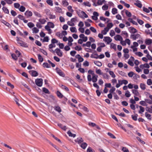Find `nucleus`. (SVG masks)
<instances>
[{
    "label": "nucleus",
    "mask_w": 152,
    "mask_h": 152,
    "mask_svg": "<svg viewBox=\"0 0 152 152\" xmlns=\"http://www.w3.org/2000/svg\"><path fill=\"white\" fill-rule=\"evenodd\" d=\"M35 83L37 86L41 87L42 85L43 80L42 78L37 79L35 80Z\"/></svg>",
    "instance_id": "obj_1"
},
{
    "label": "nucleus",
    "mask_w": 152,
    "mask_h": 152,
    "mask_svg": "<svg viewBox=\"0 0 152 152\" xmlns=\"http://www.w3.org/2000/svg\"><path fill=\"white\" fill-rule=\"evenodd\" d=\"M48 99L50 102L52 103H54L56 102L55 97L52 95H50L48 96Z\"/></svg>",
    "instance_id": "obj_2"
},
{
    "label": "nucleus",
    "mask_w": 152,
    "mask_h": 152,
    "mask_svg": "<svg viewBox=\"0 0 152 152\" xmlns=\"http://www.w3.org/2000/svg\"><path fill=\"white\" fill-rule=\"evenodd\" d=\"M55 52L58 56L62 57L63 56L62 52L58 48H57L55 50Z\"/></svg>",
    "instance_id": "obj_3"
},
{
    "label": "nucleus",
    "mask_w": 152,
    "mask_h": 152,
    "mask_svg": "<svg viewBox=\"0 0 152 152\" xmlns=\"http://www.w3.org/2000/svg\"><path fill=\"white\" fill-rule=\"evenodd\" d=\"M57 73L60 76L64 77L65 75L62 71L59 68L57 67L56 69Z\"/></svg>",
    "instance_id": "obj_4"
},
{
    "label": "nucleus",
    "mask_w": 152,
    "mask_h": 152,
    "mask_svg": "<svg viewBox=\"0 0 152 152\" xmlns=\"http://www.w3.org/2000/svg\"><path fill=\"white\" fill-rule=\"evenodd\" d=\"M134 58L132 56H131L128 61V63L131 66H133L134 65L133 61H134Z\"/></svg>",
    "instance_id": "obj_5"
},
{
    "label": "nucleus",
    "mask_w": 152,
    "mask_h": 152,
    "mask_svg": "<svg viewBox=\"0 0 152 152\" xmlns=\"http://www.w3.org/2000/svg\"><path fill=\"white\" fill-rule=\"evenodd\" d=\"M103 41L107 42L108 44H110L112 41V39L109 37H104Z\"/></svg>",
    "instance_id": "obj_6"
},
{
    "label": "nucleus",
    "mask_w": 152,
    "mask_h": 152,
    "mask_svg": "<svg viewBox=\"0 0 152 152\" xmlns=\"http://www.w3.org/2000/svg\"><path fill=\"white\" fill-rule=\"evenodd\" d=\"M80 17L81 18H87L88 17V15L85 13V12L83 11H81L78 14Z\"/></svg>",
    "instance_id": "obj_7"
},
{
    "label": "nucleus",
    "mask_w": 152,
    "mask_h": 152,
    "mask_svg": "<svg viewBox=\"0 0 152 152\" xmlns=\"http://www.w3.org/2000/svg\"><path fill=\"white\" fill-rule=\"evenodd\" d=\"M94 16H92V19L95 20H96L98 19L97 17L99 16V15L98 13L96 12H94L93 13Z\"/></svg>",
    "instance_id": "obj_8"
},
{
    "label": "nucleus",
    "mask_w": 152,
    "mask_h": 152,
    "mask_svg": "<svg viewBox=\"0 0 152 152\" xmlns=\"http://www.w3.org/2000/svg\"><path fill=\"white\" fill-rule=\"evenodd\" d=\"M29 72L31 75L33 77H36L38 75V73L35 70H30L29 71Z\"/></svg>",
    "instance_id": "obj_9"
},
{
    "label": "nucleus",
    "mask_w": 152,
    "mask_h": 152,
    "mask_svg": "<svg viewBox=\"0 0 152 152\" xmlns=\"http://www.w3.org/2000/svg\"><path fill=\"white\" fill-rule=\"evenodd\" d=\"M135 2L134 4L139 8H141L142 7V4L140 1L138 0H134Z\"/></svg>",
    "instance_id": "obj_10"
},
{
    "label": "nucleus",
    "mask_w": 152,
    "mask_h": 152,
    "mask_svg": "<svg viewBox=\"0 0 152 152\" xmlns=\"http://www.w3.org/2000/svg\"><path fill=\"white\" fill-rule=\"evenodd\" d=\"M131 37L133 40H135L136 39L140 37V35L139 34H133L131 35Z\"/></svg>",
    "instance_id": "obj_11"
},
{
    "label": "nucleus",
    "mask_w": 152,
    "mask_h": 152,
    "mask_svg": "<svg viewBox=\"0 0 152 152\" xmlns=\"http://www.w3.org/2000/svg\"><path fill=\"white\" fill-rule=\"evenodd\" d=\"M18 43L20 44L21 46L23 47L27 48L28 47L27 43L23 41H20V42H18Z\"/></svg>",
    "instance_id": "obj_12"
},
{
    "label": "nucleus",
    "mask_w": 152,
    "mask_h": 152,
    "mask_svg": "<svg viewBox=\"0 0 152 152\" xmlns=\"http://www.w3.org/2000/svg\"><path fill=\"white\" fill-rule=\"evenodd\" d=\"M75 141L76 142H77L78 144H80L83 141V140L81 137L77 138L75 140Z\"/></svg>",
    "instance_id": "obj_13"
},
{
    "label": "nucleus",
    "mask_w": 152,
    "mask_h": 152,
    "mask_svg": "<svg viewBox=\"0 0 152 152\" xmlns=\"http://www.w3.org/2000/svg\"><path fill=\"white\" fill-rule=\"evenodd\" d=\"M114 39L116 41H121L123 40V38L121 36L119 35H117L114 37Z\"/></svg>",
    "instance_id": "obj_14"
},
{
    "label": "nucleus",
    "mask_w": 152,
    "mask_h": 152,
    "mask_svg": "<svg viewBox=\"0 0 152 152\" xmlns=\"http://www.w3.org/2000/svg\"><path fill=\"white\" fill-rule=\"evenodd\" d=\"M25 15L28 18L29 17L31 16L32 15V12L29 11H27L25 13Z\"/></svg>",
    "instance_id": "obj_15"
},
{
    "label": "nucleus",
    "mask_w": 152,
    "mask_h": 152,
    "mask_svg": "<svg viewBox=\"0 0 152 152\" xmlns=\"http://www.w3.org/2000/svg\"><path fill=\"white\" fill-rule=\"evenodd\" d=\"M118 82L119 83H120L121 84V85H122L123 84L126 85L128 83V81L126 80H118Z\"/></svg>",
    "instance_id": "obj_16"
},
{
    "label": "nucleus",
    "mask_w": 152,
    "mask_h": 152,
    "mask_svg": "<svg viewBox=\"0 0 152 152\" xmlns=\"http://www.w3.org/2000/svg\"><path fill=\"white\" fill-rule=\"evenodd\" d=\"M109 28L107 27H105L104 28V29L101 31V33L104 35L106 34L107 32L109 31Z\"/></svg>",
    "instance_id": "obj_17"
},
{
    "label": "nucleus",
    "mask_w": 152,
    "mask_h": 152,
    "mask_svg": "<svg viewBox=\"0 0 152 152\" xmlns=\"http://www.w3.org/2000/svg\"><path fill=\"white\" fill-rule=\"evenodd\" d=\"M55 110L59 113H60L61 111V107L58 106L56 105L54 107Z\"/></svg>",
    "instance_id": "obj_18"
},
{
    "label": "nucleus",
    "mask_w": 152,
    "mask_h": 152,
    "mask_svg": "<svg viewBox=\"0 0 152 152\" xmlns=\"http://www.w3.org/2000/svg\"><path fill=\"white\" fill-rule=\"evenodd\" d=\"M1 22L2 23L5 24L6 26H8V27H11V26L5 20H1Z\"/></svg>",
    "instance_id": "obj_19"
},
{
    "label": "nucleus",
    "mask_w": 152,
    "mask_h": 152,
    "mask_svg": "<svg viewBox=\"0 0 152 152\" xmlns=\"http://www.w3.org/2000/svg\"><path fill=\"white\" fill-rule=\"evenodd\" d=\"M87 146V144L86 142H83L80 145V147L83 149H85Z\"/></svg>",
    "instance_id": "obj_20"
},
{
    "label": "nucleus",
    "mask_w": 152,
    "mask_h": 152,
    "mask_svg": "<svg viewBox=\"0 0 152 152\" xmlns=\"http://www.w3.org/2000/svg\"><path fill=\"white\" fill-rule=\"evenodd\" d=\"M58 126H59L61 129L64 130H66V126H63L61 124H58Z\"/></svg>",
    "instance_id": "obj_21"
},
{
    "label": "nucleus",
    "mask_w": 152,
    "mask_h": 152,
    "mask_svg": "<svg viewBox=\"0 0 152 152\" xmlns=\"http://www.w3.org/2000/svg\"><path fill=\"white\" fill-rule=\"evenodd\" d=\"M120 2L121 3L124 4V5L127 8H129L130 7L129 4L126 3L124 1L121 0L120 1Z\"/></svg>",
    "instance_id": "obj_22"
},
{
    "label": "nucleus",
    "mask_w": 152,
    "mask_h": 152,
    "mask_svg": "<svg viewBox=\"0 0 152 152\" xmlns=\"http://www.w3.org/2000/svg\"><path fill=\"white\" fill-rule=\"evenodd\" d=\"M132 93L135 95L136 96H138L139 95V93L138 91L135 89H132Z\"/></svg>",
    "instance_id": "obj_23"
},
{
    "label": "nucleus",
    "mask_w": 152,
    "mask_h": 152,
    "mask_svg": "<svg viewBox=\"0 0 152 152\" xmlns=\"http://www.w3.org/2000/svg\"><path fill=\"white\" fill-rule=\"evenodd\" d=\"M139 107L140 109V110L139 111V113L140 114H142L144 111V108L141 106H140Z\"/></svg>",
    "instance_id": "obj_24"
},
{
    "label": "nucleus",
    "mask_w": 152,
    "mask_h": 152,
    "mask_svg": "<svg viewBox=\"0 0 152 152\" xmlns=\"http://www.w3.org/2000/svg\"><path fill=\"white\" fill-rule=\"evenodd\" d=\"M56 10V12L58 13H62V9L58 7H55Z\"/></svg>",
    "instance_id": "obj_25"
},
{
    "label": "nucleus",
    "mask_w": 152,
    "mask_h": 152,
    "mask_svg": "<svg viewBox=\"0 0 152 152\" xmlns=\"http://www.w3.org/2000/svg\"><path fill=\"white\" fill-rule=\"evenodd\" d=\"M54 25L51 22H48V27L49 28H53L54 27Z\"/></svg>",
    "instance_id": "obj_26"
},
{
    "label": "nucleus",
    "mask_w": 152,
    "mask_h": 152,
    "mask_svg": "<svg viewBox=\"0 0 152 152\" xmlns=\"http://www.w3.org/2000/svg\"><path fill=\"white\" fill-rule=\"evenodd\" d=\"M145 43L147 45H150L152 43V39H147L145 41Z\"/></svg>",
    "instance_id": "obj_27"
},
{
    "label": "nucleus",
    "mask_w": 152,
    "mask_h": 152,
    "mask_svg": "<svg viewBox=\"0 0 152 152\" xmlns=\"http://www.w3.org/2000/svg\"><path fill=\"white\" fill-rule=\"evenodd\" d=\"M67 133L69 137H74L76 136V134H72L70 131H68L67 132Z\"/></svg>",
    "instance_id": "obj_28"
},
{
    "label": "nucleus",
    "mask_w": 152,
    "mask_h": 152,
    "mask_svg": "<svg viewBox=\"0 0 152 152\" xmlns=\"http://www.w3.org/2000/svg\"><path fill=\"white\" fill-rule=\"evenodd\" d=\"M2 10L6 14H8L9 13V11L8 9L6 7H3Z\"/></svg>",
    "instance_id": "obj_29"
},
{
    "label": "nucleus",
    "mask_w": 152,
    "mask_h": 152,
    "mask_svg": "<svg viewBox=\"0 0 152 152\" xmlns=\"http://www.w3.org/2000/svg\"><path fill=\"white\" fill-rule=\"evenodd\" d=\"M145 116L149 120H151V115L149 114L147 112H146L145 113Z\"/></svg>",
    "instance_id": "obj_30"
},
{
    "label": "nucleus",
    "mask_w": 152,
    "mask_h": 152,
    "mask_svg": "<svg viewBox=\"0 0 152 152\" xmlns=\"http://www.w3.org/2000/svg\"><path fill=\"white\" fill-rule=\"evenodd\" d=\"M56 94L57 96L59 98H61L63 97V95L59 91H57Z\"/></svg>",
    "instance_id": "obj_31"
},
{
    "label": "nucleus",
    "mask_w": 152,
    "mask_h": 152,
    "mask_svg": "<svg viewBox=\"0 0 152 152\" xmlns=\"http://www.w3.org/2000/svg\"><path fill=\"white\" fill-rule=\"evenodd\" d=\"M94 64L96 66H102V64L101 62L99 61H94Z\"/></svg>",
    "instance_id": "obj_32"
},
{
    "label": "nucleus",
    "mask_w": 152,
    "mask_h": 152,
    "mask_svg": "<svg viewBox=\"0 0 152 152\" xmlns=\"http://www.w3.org/2000/svg\"><path fill=\"white\" fill-rule=\"evenodd\" d=\"M139 103L140 104L143 106H147L148 105L145 101H141Z\"/></svg>",
    "instance_id": "obj_33"
},
{
    "label": "nucleus",
    "mask_w": 152,
    "mask_h": 152,
    "mask_svg": "<svg viewBox=\"0 0 152 152\" xmlns=\"http://www.w3.org/2000/svg\"><path fill=\"white\" fill-rule=\"evenodd\" d=\"M70 31L72 32H76L77 30L75 27H71L70 28Z\"/></svg>",
    "instance_id": "obj_34"
},
{
    "label": "nucleus",
    "mask_w": 152,
    "mask_h": 152,
    "mask_svg": "<svg viewBox=\"0 0 152 152\" xmlns=\"http://www.w3.org/2000/svg\"><path fill=\"white\" fill-rule=\"evenodd\" d=\"M110 48H113L115 50H116V45L113 43H112L110 44Z\"/></svg>",
    "instance_id": "obj_35"
},
{
    "label": "nucleus",
    "mask_w": 152,
    "mask_h": 152,
    "mask_svg": "<svg viewBox=\"0 0 152 152\" xmlns=\"http://www.w3.org/2000/svg\"><path fill=\"white\" fill-rule=\"evenodd\" d=\"M100 19L102 21H105L107 20V22H108L109 21V19L107 18H105L103 16H101L100 18Z\"/></svg>",
    "instance_id": "obj_36"
},
{
    "label": "nucleus",
    "mask_w": 152,
    "mask_h": 152,
    "mask_svg": "<svg viewBox=\"0 0 152 152\" xmlns=\"http://www.w3.org/2000/svg\"><path fill=\"white\" fill-rule=\"evenodd\" d=\"M109 73L113 78H115V77L116 76L113 71H109Z\"/></svg>",
    "instance_id": "obj_37"
},
{
    "label": "nucleus",
    "mask_w": 152,
    "mask_h": 152,
    "mask_svg": "<svg viewBox=\"0 0 152 152\" xmlns=\"http://www.w3.org/2000/svg\"><path fill=\"white\" fill-rule=\"evenodd\" d=\"M98 76H96V77L92 76V82L94 83H96L97 80V78Z\"/></svg>",
    "instance_id": "obj_38"
},
{
    "label": "nucleus",
    "mask_w": 152,
    "mask_h": 152,
    "mask_svg": "<svg viewBox=\"0 0 152 152\" xmlns=\"http://www.w3.org/2000/svg\"><path fill=\"white\" fill-rule=\"evenodd\" d=\"M102 75L103 78L105 79H108L110 77L106 73L103 74Z\"/></svg>",
    "instance_id": "obj_39"
},
{
    "label": "nucleus",
    "mask_w": 152,
    "mask_h": 152,
    "mask_svg": "<svg viewBox=\"0 0 152 152\" xmlns=\"http://www.w3.org/2000/svg\"><path fill=\"white\" fill-rule=\"evenodd\" d=\"M91 57L92 58L98 59L99 58V56L96 53L94 54H92L91 55Z\"/></svg>",
    "instance_id": "obj_40"
},
{
    "label": "nucleus",
    "mask_w": 152,
    "mask_h": 152,
    "mask_svg": "<svg viewBox=\"0 0 152 152\" xmlns=\"http://www.w3.org/2000/svg\"><path fill=\"white\" fill-rule=\"evenodd\" d=\"M138 115L137 114H136L134 115H132V119L134 121H136L137 120V117Z\"/></svg>",
    "instance_id": "obj_41"
},
{
    "label": "nucleus",
    "mask_w": 152,
    "mask_h": 152,
    "mask_svg": "<svg viewBox=\"0 0 152 152\" xmlns=\"http://www.w3.org/2000/svg\"><path fill=\"white\" fill-rule=\"evenodd\" d=\"M13 96L15 97L14 100L16 104L18 105V106H20V104L18 103L19 100L16 98L15 95H14Z\"/></svg>",
    "instance_id": "obj_42"
},
{
    "label": "nucleus",
    "mask_w": 152,
    "mask_h": 152,
    "mask_svg": "<svg viewBox=\"0 0 152 152\" xmlns=\"http://www.w3.org/2000/svg\"><path fill=\"white\" fill-rule=\"evenodd\" d=\"M125 12L126 16L128 17H130L131 16L132 14L131 13L127 10H126Z\"/></svg>",
    "instance_id": "obj_43"
},
{
    "label": "nucleus",
    "mask_w": 152,
    "mask_h": 152,
    "mask_svg": "<svg viewBox=\"0 0 152 152\" xmlns=\"http://www.w3.org/2000/svg\"><path fill=\"white\" fill-rule=\"evenodd\" d=\"M140 88L143 90H144L145 89V84L142 83H141L140 85Z\"/></svg>",
    "instance_id": "obj_44"
},
{
    "label": "nucleus",
    "mask_w": 152,
    "mask_h": 152,
    "mask_svg": "<svg viewBox=\"0 0 152 152\" xmlns=\"http://www.w3.org/2000/svg\"><path fill=\"white\" fill-rule=\"evenodd\" d=\"M25 9L26 8L24 6H21L20 8H19V10L20 12H23L25 11Z\"/></svg>",
    "instance_id": "obj_45"
},
{
    "label": "nucleus",
    "mask_w": 152,
    "mask_h": 152,
    "mask_svg": "<svg viewBox=\"0 0 152 152\" xmlns=\"http://www.w3.org/2000/svg\"><path fill=\"white\" fill-rule=\"evenodd\" d=\"M61 87L62 89H64L66 91H69V88L67 87L64 85H61Z\"/></svg>",
    "instance_id": "obj_46"
},
{
    "label": "nucleus",
    "mask_w": 152,
    "mask_h": 152,
    "mask_svg": "<svg viewBox=\"0 0 152 152\" xmlns=\"http://www.w3.org/2000/svg\"><path fill=\"white\" fill-rule=\"evenodd\" d=\"M96 72L99 75H102L103 73L102 72L101 70L100 69H96Z\"/></svg>",
    "instance_id": "obj_47"
},
{
    "label": "nucleus",
    "mask_w": 152,
    "mask_h": 152,
    "mask_svg": "<svg viewBox=\"0 0 152 152\" xmlns=\"http://www.w3.org/2000/svg\"><path fill=\"white\" fill-rule=\"evenodd\" d=\"M146 102L148 103L149 104H152V100L148 99H145Z\"/></svg>",
    "instance_id": "obj_48"
},
{
    "label": "nucleus",
    "mask_w": 152,
    "mask_h": 152,
    "mask_svg": "<svg viewBox=\"0 0 152 152\" xmlns=\"http://www.w3.org/2000/svg\"><path fill=\"white\" fill-rule=\"evenodd\" d=\"M112 12L113 15H115L117 13V10L115 8H113L112 9Z\"/></svg>",
    "instance_id": "obj_49"
},
{
    "label": "nucleus",
    "mask_w": 152,
    "mask_h": 152,
    "mask_svg": "<svg viewBox=\"0 0 152 152\" xmlns=\"http://www.w3.org/2000/svg\"><path fill=\"white\" fill-rule=\"evenodd\" d=\"M87 152H95V151L91 147H89L87 149Z\"/></svg>",
    "instance_id": "obj_50"
},
{
    "label": "nucleus",
    "mask_w": 152,
    "mask_h": 152,
    "mask_svg": "<svg viewBox=\"0 0 152 152\" xmlns=\"http://www.w3.org/2000/svg\"><path fill=\"white\" fill-rule=\"evenodd\" d=\"M11 56L12 58L15 60H18V57L15 54H12Z\"/></svg>",
    "instance_id": "obj_51"
},
{
    "label": "nucleus",
    "mask_w": 152,
    "mask_h": 152,
    "mask_svg": "<svg viewBox=\"0 0 152 152\" xmlns=\"http://www.w3.org/2000/svg\"><path fill=\"white\" fill-rule=\"evenodd\" d=\"M105 2L104 0L101 1V0H98L97 4L98 5H102L103 3Z\"/></svg>",
    "instance_id": "obj_52"
},
{
    "label": "nucleus",
    "mask_w": 152,
    "mask_h": 152,
    "mask_svg": "<svg viewBox=\"0 0 152 152\" xmlns=\"http://www.w3.org/2000/svg\"><path fill=\"white\" fill-rule=\"evenodd\" d=\"M38 59L39 61L41 62H42L43 61V58H42V56L40 54L38 55Z\"/></svg>",
    "instance_id": "obj_53"
},
{
    "label": "nucleus",
    "mask_w": 152,
    "mask_h": 152,
    "mask_svg": "<svg viewBox=\"0 0 152 152\" xmlns=\"http://www.w3.org/2000/svg\"><path fill=\"white\" fill-rule=\"evenodd\" d=\"M143 11L145 12L146 13H149L150 12L149 9H147L146 8H145V7H144L142 8Z\"/></svg>",
    "instance_id": "obj_54"
},
{
    "label": "nucleus",
    "mask_w": 152,
    "mask_h": 152,
    "mask_svg": "<svg viewBox=\"0 0 152 152\" xmlns=\"http://www.w3.org/2000/svg\"><path fill=\"white\" fill-rule=\"evenodd\" d=\"M28 26L30 28H31L34 26V24L32 22L28 23L27 24Z\"/></svg>",
    "instance_id": "obj_55"
},
{
    "label": "nucleus",
    "mask_w": 152,
    "mask_h": 152,
    "mask_svg": "<svg viewBox=\"0 0 152 152\" xmlns=\"http://www.w3.org/2000/svg\"><path fill=\"white\" fill-rule=\"evenodd\" d=\"M107 134L109 136H110V137L111 138L113 139L116 138V137H115V136L111 133L110 132H108Z\"/></svg>",
    "instance_id": "obj_56"
},
{
    "label": "nucleus",
    "mask_w": 152,
    "mask_h": 152,
    "mask_svg": "<svg viewBox=\"0 0 152 152\" xmlns=\"http://www.w3.org/2000/svg\"><path fill=\"white\" fill-rule=\"evenodd\" d=\"M146 110L148 112L150 113H152V109L148 107H146Z\"/></svg>",
    "instance_id": "obj_57"
},
{
    "label": "nucleus",
    "mask_w": 152,
    "mask_h": 152,
    "mask_svg": "<svg viewBox=\"0 0 152 152\" xmlns=\"http://www.w3.org/2000/svg\"><path fill=\"white\" fill-rule=\"evenodd\" d=\"M98 45H99V47H100L101 48L104 47L105 46V44L104 43H102V42L99 43L98 44Z\"/></svg>",
    "instance_id": "obj_58"
},
{
    "label": "nucleus",
    "mask_w": 152,
    "mask_h": 152,
    "mask_svg": "<svg viewBox=\"0 0 152 152\" xmlns=\"http://www.w3.org/2000/svg\"><path fill=\"white\" fill-rule=\"evenodd\" d=\"M33 33H37L39 30V29L36 27L32 29Z\"/></svg>",
    "instance_id": "obj_59"
},
{
    "label": "nucleus",
    "mask_w": 152,
    "mask_h": 152,
    "mask_svg": "<svg viewBox=\"0 0 152 152\" xmlns=\"http://www.w3.org/2000/svg\"><path fill=\"white\" fill-rule=\"evenodd\" d=\"M130 28H131V30L132 32L133 33H136L137 32V30L135 28H134L133 27H131Z\"/></svg>",
    "instance_id": "obj_60"
},
{
    "label": "nucleus",
    "mask_w": 152,
    "mask_h": 152,
    "mask_svg": "<svg viewBox=\"0 0 152 152\" xmlns=\"http://www.w3.org/2000/svg\"><path fill=\"white\" fill-rule=\"evenodd\" d=\"M83 4L86 6H87L89 7H90L91 6V4L90 3L88 2H84L83 3Z\"/></svg>",
    "instance_id": "obj_61"
},
{
    "label": "nucleus",
    "mask_w": 152,
    "mask_h": 152,
    "mask_svg": "<svg viewBox=\"0 0 152 152\" xmlns=\"http://www.w3.org/2000/svg\"><path fill=\"white\" fill-rule=\"evenodd\" d=\"M88 125L89 126L93 127L96 126V124L94 123L89 122L88 123Z\"/></svg>",
    "instance_id": "obj_62"
},
{
    "label": "nucleus",
    "mask_w": 152,
    "mask_h": 152,
    "mask_svg": "<svg viewBox=\"0 0 152 152\" xmlns=\"http://www.w3.org/2000/svg\"><path fill=\"white\" fill-rule=\"evenodd\" d=\"M67 23L69 25L71 26H74L75 25L74 23L72 22L71 21H68Z\"/></svg>",
    "instance_id": "obj_63"
},
{
    "label": "nucleus",
    "mask_w": 152,
    "mask_h": 152,
    "mask_svg": "<svg viewBox=\"0 0 152 152\" xmlns=\"http://www.w3.org/2000/svg\"><path fill=\"white\" fill-rule=\"evenodd\" d=\"M147 84L148 85H151L152 84V81L151 79H149L147 80Z\"/></svg>",
    "instance_id": "obj_64"
}]
</instances>
